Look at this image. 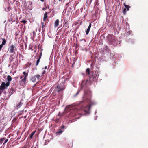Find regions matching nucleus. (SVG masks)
Instances as JSON below:
<instances>
[{
    "instance_id": "1",
    "label": "nucleus",
    "mask_w": 148,
    "mask_h": 148,
    "mask_svg": "<svg viewBox=\"0 0 148 148\" xmlns=\"http://www.w3.org/2000/svg\"><path fill=\"white\" fill-rule=\"evenodd\" d=\"M7 79L8 81V82L6 84H5V82H3L1 85L0 86V87L4 89L7 88V87L9 86L10 82L12 80V78L10 75H8L7 77Z\"/></svg>"
},
{
    "instance_id": "2",
    "label": "nucleus",
    "mask_w": 148,
    "mask_h": 148,
    "mask_svg": "<svg viewBox=\"0 0 148 148\" xmlns=\"http://www.w3.org/2000/svg\"><path fill=\"white\" fill-rule=\"evenodd\" d=\"M23 74L25 75V76H20V78L21 79V81H20V82H23V84H25L27 78L28 76V73L25 71L23 73Z\"/></svg>"
},
{
    "instance_id": "3",
    "label": "nucleus",
    "mask_w": 148,
    "mask_h": 148,
    "mask_svg": "<svg viewBox=\"0 0 148 148\" xmlns=\"http://www.w3.org/2000/svg\"><path fill=\"white\" fill-rule=\"evenodd\" d=\"M64 81L65 80H64V82H63L61 83L60 85H58L57 86L56 88V91L58 92H59L65 89V86H64Z\"/></svg>"
},
{
    "instance_id": "4",
    "label": "nucleus",
    "mask_w": 148,
    "mask_h": 148,
    "mask_svg": "<svg viewBox=\"0 0 148 148\" xmlns=\"http://www.w3.org/2000/svg\"><path fill=\"white\" fill-rule=\"evenodd\" d=\"M79 110H83L85 112H87L88 110L90 109V106H85V107L84 106H82L80 105L79 107Z\"/></svg>"
},
{
    "instance_id": "5",
    "label": "nucleus",
    "mask_w": 148,
    "mask_h": 148,
    "mask_svg": "<svg viewBox=\"0 0 148 148\" xmlns=\"http://www.w3.org/2000/svg\"><path fill=\"white\" fill-rule=\"evenodd\" d=\"M8 50L9 51L10 53H13L14 52V51H16V47H15L13 44L11 45L9 47Z\"/></svg>"
},
{
    "instance_id": "6",
    "label": "nucleus",
    "mask_w": 148,
    "mask_h": 148,
    "mask_svg": "<svg viewBox=\"0 0 148 148\" xmlns=\"http://www.w3.org/2000/svg\"><path fill=\"white\" fill-rule=\"evenodd\" d=\"M107 38L110 41H112L115 39V37L112 34H110L107 36Z\"/></svg>"
},
{
    "instance_id": "7",
    "label": "nucleus",
    "mask_w": 148,
    "mask_h": 148,
    "mask_svg": "<svg viewBox=\"0 0 148 148\" xmlns=\"http://www.w3.org/2000/svg\"><path fill=\"white\" fill-rule=\"evenodd\" d=\"M91 24L90 23L89 24V25L87 30H86V35H88V34L89 31L90 30V29L91 28Z\"/></svg>"
},
{
    "instance_id": "8",
    "label": "nucleus",
    "mask_w": 148,
    "mask_h": 148,
    "mask_svg": "<svg viewBox=\"0 0 148 148\" xmlns=\"http://www.w3.org/2000/svg\"><path fill=\"white\" fill-rule=\"evenodd\" d=\"M59 23V21L58 19H57L54 23V27H56L58 26Z\"/></svg>"
},
{
    "instance_id": "9",
    "label": "nucleus",
    "mask_w": 148,
    "mask_h": 148,
    "mask_svg": "<svg viewBox=\"0 0 148 148\" xmlns=\"http://www.w3.org/2000/svg\"><path fill=\"white\" fill-rule=\"evenodd\" d=\"M47 12H45L44 15V18L43 19V20L44 21H45L47 18Z\"/></svg>"
},
{
    "instance_id": "10",
    "label": "nucleus",
    "mask_w": 148,
    "mask_h": 148,
    "mask_svg": "<svg viewBox=\"0 0 148 148\" xmlns=\"http://www.w3.org/2000/svg\"><path fill=\"white\" fill-rule=\"evenodd\" d=\"M1 39L3 40V41H2V42L1 44L3 45H5V44H6V40H5V39H4L3 38H2Z\"/></svg>"
},
{
    "instance_id": "11",
    "label": "nucleus",
    "mask_w": 148,
    "mask_h": 148,
    "mask_svg": "<svg viewBox=\"0 0 148 148\" xmlns=\"http://www.w3.org/2000/svg\"><path fill=\"white\" fill-rule=\"evenodd\" d=\"M35 132H36V131H34L31 133V134H30V138H32L33 136L34 135L35 133Z\"/></svg>"
},
{
    "instance_id": "12",
    "label": "nucleus",
    "mask_w": 148,
    "mask_h": 148,
    "mask_svg": "<svg viewBox=\"0 0 148 148\" xmlns=\"http://www.w3.org/2000/svg\"><path fill=\"white\" fill-rule=\"evenodd\" d=\"M124 5L125 7L127 8V11H128L129 10V8H130V6L129 5H127L125 4Z\"/></svg>"
},
{
    "instance_id": "13",
    "label": "nucleus",
    "mask_w": 148,
    "mask_h": 148,
    "mask_svg": "<svg viewBox=\"0 0 148 148\" xmlns=\"http://www.w3.org/2000/svg\"><path fill=\"white\" fill-rule=\"evenodd\" d=\"M71 108H72L71 105L68 106H66V109H67V110H69H69L71 109Z\"/></svg>"
},
{
    "instance_id": "14",
    "label": "nucleus",
    "mask_w": 148,
    "mask_h": 148,
    "mask_svg": "<svg viewBox=\"0 0 148 148\" xmlns=\"http://www.w3.org/2000/svg\"><path fill=\"white\" fill-rule=\"evenodd\" d=\"M86 72L87 74L88 75H89L90 74V69L89 68H87L86 70Z\"/></svg>"
},
{
    "instance_id": "15",
    "label": "nucleus",
    "mask_w": 148,
    "mask_h": 148,
    "mask_svg": "<svg viewBox=\"0 0 148 148\" xmlns=\"http://www.w3.org/2000/svg\"><path fill=\"white\" fill-rule=\"evenodd\" d=\"M31 80L33 82H35L36 80L35 77L34 76V77H32Z\"/></svg>"
},
{
    "instance_id": "16",
    "label": "nucleus",
    "mask_w": 148,
    "mask_h": 148,
    "mask_svg": "<svg viewBox=\"0 0 148 148\" xmlns=\"http://www.w3.org/2000/svg\"><path fill=\"white\" fill-rule=\"evenodd\" d=\"M5 138H0V143H2V142L5 139Z\"/></svg>"
},
{
    "instance_id": "17",
    "label": "nucleus",
    "mask_w": 148,
    "mask_h": 148,
    "mask_svg": "<svg viewBox=\"0 0 148 148\" xmlns=\"http://www.w3.org/2000/svg\"><path fill=\"white\" fill-rule=\"evenodd\" d=\"M34 76L35 77H36L38 80L39 79L40 77V75L39 74H37Z\"/></svg>"
},
{
    "instance_id": "18",
    "label": "nucleus",
    "mask_w": 148,
    "mask_h": 148,
    "mask_svg": "<svg viewBox=\"0 0 148 148\" xmlns=\"http://www.w3.org/2000/svg\"><path fill=\"white\" fill-rule=\"evenodd\" d=\"M63 132V130H62L61 129L59 130V131L57 132V133L61 134Z\"/></svg>"
},
{
    "instance_id": "19",
    "label": "nucleus",
    "mask_w": 148,
    "mask_h": 148,
    "mask_svg": "<svg viewBox=\"0 0 148 148\" xmlns=\"http://www.w3.org/2000/svg\"><path fill=\"white\" fill-rule=\"evenodd\" d=\"M40 60L39 59H38L36 61V66H37L38 65L39 62H40Z\"/></svg>"
},
{
    "instance_id": "20",
    "label": "nucleus",
    "mask_w": 148,
    "mask_h": 148,
    "mask_svg": "<svg viewBox=\"0 0 148 148\" xmlns=\"http://www.w3.org/2000/svg\"><path fill=\"white\" fill-rule=\"evenodd\" d=\"M21 103H20L18 104L17 105V106H16V107L18 108H20V106H21Z\"/></svg>"
},
{
    "instance_id": "21",
    "label": "nucleus",
    "mask_w": 148,
    "mask_h": 148,
    "mask_svg": "<svg viewBox=\"0 0 148 148\" xmlns=\"http://www.w3.org/2000/svg\"><path fill=\"white\" fill-rule=\"evenodd\" d=\"M21 22L23 23L24 24H25L27 22V21L25 20H23L21 21Z\"/></svg>"
},
{
    "instance_id": "22",
    "label": "nucleus",
    "mask_w": 148,
    "mask_h": 148,
    "mask_svg": "<svg viewBox=\"0 0 148 148\" xmlns=\"http://www.w3.org/2000/svg\"><path fill=\"white\" fill-rule=\"evenodd\" d=\"M47 8L49 9V6H48V7H46L45 8H42V10H45Z\"/></svg>"
},
{
    "instance_id": "23",
    "label": "nucleus",
    "mask_w": 148,
    "mask_h": 148,
    "mask_svg": "<svg viewBox=\"0 0 148 148\" xmlns=\"http://www.w3.org/2000/svg\"><path fill=\"white\" fill-rule=\"evenodd\" d=\"M125 12H126V9L124 8V9L123 11V13L124 14H125V13H126Z\"/></svg>"
},
{
    "instance_id": "24",
    "label": "nucleus",
    "mask_w": 148,
    "mask_h": 148,
    "mask_svg": "<svg viewBox=\"0 0 148 148\" xmlns=\"http://www.w3.org/2000/svg\"><path fill=\"white\" fill-rule=\"evenodd\" d=\"M33 36L34 37L35 36L36 34V33L34 31L33 32Z\"/></svg>"
},
{
    "instance_id": "25",
    "label": "nucleus",
    "mask_w": 148,
    "mask_h": 148,
    "mask_svg": "<svg viewBox=\"0 0 148 148\" xmlns=\"http://www.w3.org/2000/svg\"><path fill=\"white\" fill-rule=\"evenodd\" d=\"M3 45H2V44H1L0 45V51H1Z\"/></svg>"
},
{
    "instance_id": "26",
    "label": "nucleus",
    "mask_w": 148,
    "mask_h": 148,
    "mask_svg": "<svg viewBox=\"0 0 148 148\" xmlns=\"http://www.w3.org/2000/svg\"><path fill=\"white\" fill-rule=\"evenodd\" d=\"M59 119H57L55 120V121L56 122H58L59 121Z\"/></svg>"
},
{
    "instance_id": "27",
    "label": "nucleus",
    "mask_w": 148,
    "mask_h": 148,
    "mask_svg": "<svg viewBox=\"0 0 148 148\" xmlns=\"http://www.w3.org/2000/svg\"><path fill=\"white\" fill-rule=\"evenodd\" d=\"M67 24H69V23H68V22L67 21H66L64 23V25H66Z\"/></svg>"
},
{
    "instance_id": "28",
    "label": "nucleus",
    "mask_w": 148,
    "mask_h": 148,
    "mask_svg": "<svg viewBox=\"0 0 148 148\" xmlns=\"http://www.w3.org/2000/svg\"><path fill=\"white\" fill-rule=\"evenodd\" d=\"M46 73V71L45 70H44L42 73V75L45 74Z\"/></svg>"
},
{
    "instance_id": "29",
    "label": "nucleus",
    "mask_w": 148,
    "mask_h": 148,
    "mask_svg": "<svg viewBox=\"0 0 148 148\" xmlns=\"http://www.w3.org/2000/svg\"><path fill=\"white\" fill-rule=\"evenodd\" d=\"M64 25L65 26H66V27L68 28L69 27V24H66V25Z\"/></svg>"
},
{
    "instance_id": "30",
    "label": "nucleus",
    "mask_w": 148,
    "mask_h": 148,
    "mask_svg": "<svg viewBox=\"0 0 148 148\" xmlns=\"http://www.w3.org/2000/svg\"><path fill=\"white\" fill-rule=\"evenodd\" d=\"M8 139H6V140H5V142H4V144H5L6 143H7V142L8 141Z\"/></svg>"
},
{
    "instance_id": "31",
    "label": "nucleus",
    "mask_w": 148,
    "mask_h": 148,
    "mask_svg": "<svg viewBox=\"0 0 148 148\" xmlns=\"http://www.w3.org/2000/svg\"><path fill=\"white\" fill-rule=\"evenodd\" d=\"M65 127V126L64 125H62L61 127V129H63Z\"/></svg>"
},
{
    "instance_id": "32",
    "label": "nucleus",
    "mask_w": 148,
    "mask_h": 148,
    "mask_svg": "<svg viewBox=\"0 0 148 148\" xmlns=\"http://www.w3.org/2000/svg\"><path fill=\"white\" fill-rule=\"evenodd\" d=\"M41 54H42V53H41ZM41 58V55H40V57L38 59H39V60H40Z\"/></svg>"
},
{
    "instance_id": "33",
    "label": "nucleus",
    "mask_w": 148,
    "mask_h": 148,
    "mask_svg": "<svg viewBox=\"0 0 148 148\" xmlns=\"http://www.w3.org/2000/svg\"><path fill=\"white\" fill-rule=\"evenodd\" d=\"M42 27L43 28V27H44V23L43 22H42Z\"/></svg>"
},
{
    "instance_id": "34",
    "label": "nucleus",
    "mask_w": 148,
    "mask_h": 148,
    "mask_svg": "<svg viewBox=\"0 0 148 148\" xmlns=\"http://www.w3.org/2000/svg\"><path fill=\"white\" fill-rule=\"evenodd\" d=\"M47 69V66H45V68H44V69Z\"/></svg>"
},
{
    "instance_id": "35",
    "label": "nucleus",
    "mask_w": 148,
    "mask_h": 148,
    "mask_svg": "<svg viewBox=\"0 0 148 148\" xmlns=\"http://www.w3.org/2000/svg\"><path fill=\"white\" fill-rule=\"evenodd\" d=\"M40 0L42 2H44V0Z\"/></svg>"
},
{
    "instance_id": "36",
    "label": "nucleus",
    "mask_w": 148,
    "mask_h": 148,
    "mask_svg": "<svg viewBox=\"0 0 148 148\" xmlns=\"http://www.w3.org/2000/svg\"><path fill=\"white\" fill-rule=\"evenodd\" d=\"M90 0V3H91L92 1V0Z\"/></svg>"
},
{
    "instance_id": "37",
    "label": "nucleus",
    "mask_w": 148,
    "mask_h": 148,
    "mask_svg": "<svg viewBox=\"0 0 148 148\" xmlns=\"http://www.w3.org/2000/svg\"><path fill=\"white\" fill-rule=\"evenodd\" d=\"M37 29H36V31H37Z\"/></svg>"
},
{
    "instance_id": "38",
    "label": "nucleus",
    "mask_w": 148,
    "mask_h": 148,
    "mask_svg": "<svg viewBox=\"0 0 148 148\" xmlns=\"http://www.w3.org/2000/svg\"><path fill=\"white\" fill-rule=\"evenodd\" d=\"M61 0H59V1H61Z\"/></svg>"
},
{
    "instance_id": "39",
    "label": "nucleus",
    "mask_w": 148,
    "mask_h": 148,
    "mask_svg": "<svg viewBox=\"0 0 148 148\" xmlns=\"http://www.w3.org/2000/svg\"><path fill=\"white\" fill-rule=\"evenodd\" d=\"M131 32V31H129V33H130V32Z\"/></svg>"
},
{
    "instance_id": "40",
    "label": "nucleus",
    "mask_w": 148,
    "mask_h": 148,
    "mask_svg": "<svg viewBox=\"0 0 148 148\" xmlns=\"http://www.w3.org/2000/svg\"><path fill=\"white\" fill-rule=\"evenodd\" d=\"M26 117V116H25V117H24L25 118Z\"/></svg>"
}]
</instances>
